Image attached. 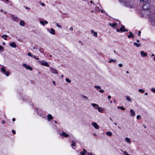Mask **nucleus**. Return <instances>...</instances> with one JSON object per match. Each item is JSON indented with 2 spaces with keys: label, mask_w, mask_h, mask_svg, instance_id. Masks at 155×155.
Instances as JSON below:
<instances>
[{
  "label": "nucleus",
  "mask_w": 155,
  "mask_h": 155,
  "mask_svg": "<svg viewBox=\"0 0 155 155\" xmlns=\"http://www.w3.org/2000/svg\"><path fill=\"white\" fill-rule=\"evenodd\" d=\"M48 119V121H50L53 119L52 116L51 114H48L47 116Z\"/></svg>",
  "instance_id": "nucleus-11"
},
{
  "label": "nucleus",
  "mask_w": 155,
  "mask_h": 155,
  "mask_svg": "<svg viewBox=\"0 0 155 155\" xmlns=\"http://www.w3.org/2000/svg\"><path fill=\"white\" fill-rule=\"evenodd\" d=\"M70 30H71V31H73V28H72V27H71L70 28Z\"/></svg>",
  "instance_id": "nucleus-55"
},
{
  "label": "nucleus",
  "mask_w": 155,
  "mask_h": 155,
  "mask_svg": "<svg viewBox=\"0 0 155 155\" xmlns=\"http://www.w3.org/2000/svg\"><path fill=\"white\" fill-rule=\"evenodd\" d=\"M82 96L83 97H84L86 99H87V97L86 96H84V95H82Z\"/></svg>",
  "instance_id": "nucleus-50"
},
{
  "label": "nucleus",
  "mask_w": 155,
  "mask_h": 155,
  "mask_svg": "<svg viewBox=\"0 0 155 155\" xmlns=\"http://www.w3.org/2000/svg\"><path fill=\"white\" fill-rule=\"evenodd\" d=\"M48 31H49V32L51 33V34L54 35L55 34V30L53 28H51V30H50L49 29L48 30Z\"/></svg>",
  "instance_id": "nucleus-5"
},
{
  "label": "nucleus",
  "mask_w": 155,
  "mask_h": 155,
  "mask_svg": "<svg viewBox=\"0 0 155 155\" xmlns=\"http://www.w3.org/2000/svg\"><path fill=\"white\" fill-rule=\"evenodd\" d=\"M40 23L43 26H44L45 25V23L42 20H41L40 21Z\"/></svg>",
  "instance_id": "nucleus-33"
},
{
  "label": "nucleus",
  "mask_w": 155,
  "mask_h": 155,
  "mask_svg": "<svg viewBox=\"0 0 155 155\" xmlns=\"http://www.w3.org/2000/svg\"><path fill=\"white\" fill-rule=\"evenodd\" d=\"M118 108L119 109H120L121 110H125V108L122 106H120V107L118 106Z\"/></svg>",
  "instance_id": "nucleus-25"
},
{
  "label": "nucleus",
  "mask_w": 155,
  "mask_h": 155,
  "mask_svg": "<svg viewBox=\"0 0 155 155\" xmlns=\"http://www.w3.org/2000/svg\"><path fill=\"white\" fill-rule=\"evenodd\" d=\"M45 23L46 24H47L48 23V22L46 20L45 21Z\"/></svg>",
  "instance_id": "nucleus-58"
},
{
  "label": "nucleus",
  "mask_w": 155,
  "mask_h": 155,
  "mask_svg": "<svg viewBox=\"0 0 155 155\" xmlns=\"http://www.w3.org/2000/svg\"><path fill=\"white\" fill-rule=\"evenodd\" d=\"M28 56H31V57H33V55L31 54L30 53V52H28Z\"/></svg>",
  "instance_id": "nucleus-36"
},
{
  "label": "nucleus",
  "mask_w": 155,
  "mask_h": 155,
  "mask_svg": "<svg viewBox=\"0 0 155 155\" xmlns=\"http://www.w3.org/2000/svg\"><path fill=\"white\" fill-rule=\"evenodd\" d=\"M38 62L40 63V64H41L42 65L46 67L49 66V65L47 62H45L44 61H38Z\"/></svg>",
  "instance_id": "nucleus-2"
},
{
  "label": "nucleus",
  "mask_w": 155,
  "mask_h": 155,
  "mask_svg": "<svg viewBox=\"0 0 155 155\" xmlns=\"http://www.w3.org/2000/svg\"><path fill=\"white\" fill-rule=\"evenodd\" d=\"M0 11L1 12H3V9H1L0 10Z\"/></svg>",
  "instance_id": "nucleus-61"
},
{
  "label": "nucleus",
  "mask_w": 155,
  "mask_h": 155,
  "mask_svg": "<svg viewBox=\"0 0 155 155\" xmlns=\"http://www.w3.org/2000/svg\"><path fill=\"white\" fill-rule=\"evenodd\" d=\"M38 50L41 53H43L44 52V49L41 47L39 48Z\"/></svg>",
  "instance_id": "nucleus-19"
},
{
  "label": "nucleus",
  "mask_w": 155,
  "mask_h": 155,
  "mask_svg": "<svg viewBox=\"0 0 155 155\" xmlns=\"http://www.w3.org/2000/svg\"><path fill=\"white\" fill-rule=\"evenodd\" d=\"M66 81L69 83H70L71 82V81L69 79L66 78L65 79Z\"/></svg>",
  "instance_id": "nucleus-29"
},
{
  "label": "nucleus",
  "mask_w": 155,
  "mask_h": 155,
  "mask_svg": "<svg viewBox=\"0 0 155 155\" xmlns=\"http://www.w3.org/2000/svg\"><path fill=\"white\" fill-rule=\"evenodd\" d=\"M5 120H2V124H3L5 123Z\"/></svg>",
  "instance_id": "nucleus-52"
},
{
  "label": "nucleus",
  "mask_w": 155,
  "mask_h": 155,
  "mask_svg": "<svg viewBox=\"0 0 155 155\" xmlns=\"http://www.w3.org/2000/svg\"><path fill=\"white\" fill-rule=\"evenodd\" d=\"M41 5H42V6H45V4L44 3H41Z\"/></svg>",
  "instance_id": "nucleus-60"
},
{
  "label": "nucleus",
  "mask_w": 155,
  "mask_h": 155,
  "mask_svg": "<svg viewBox=\"0 0 155 155\" xmlns=\"http://www.w3.org/2000/svg\"><path fill=\"white\" fill-rule=\"evenodd\" d=\"M94 87L95 88L97 89V90L101 89V87L99 86H95Z\"/></svg>",
  "instance_id": "nucleus-35"
},
{
  "label": "nucleus",
  "mask_w": 155,
  "mask_h": 155,
  "mask_svg": "<svg viewBox=\"0 0 155 155\" xmlns=\"http://www.w3.org/2000/svg\"><path fill=\"white\" fill-rule=\"evenodd\" d=\"M4 36L5 37V38L8 37V35H4Z\"/></svg>",
  "instance_id": "nucleus-62"
},
{
  "label": "nucleus",
  "mask_w": 155,
  "mask_h": 155,
  "mask_svg": "<svg viewBox=\"0 0 155 155\" xmlns=\"http://www.w3.org/2000/svg\"><path fill=\"white\" fill-rule=\"evenodd\" d=\"M129 34V35L127 36V37L128 38H133L134 37V35L132 34V33L131 32H130Z\"/></svg>",
  "instance_id": "nucleus-10"
},
{
  "label": "nucleus",
  "mask_w": 155,
  "mask_h": 155,
  "mask_svg": "<svg viewBox=\"0 0 155 155\" xmlns=\"http://www.w3.org/2000/svg\"><path fill=\"white\" fill-rule=\"evenodd\" d=\"M86 154L87 155H92V153H89V152H86Z\"/></svg>",
  "instance_id": "nucleus-41"
},
{
  "label": "nucleus",
  "mask_w": 155,
  "mask_h": 155,
  "mask_svg": "<svg viewBox=\"0 0 155 155\" xmlns=\"http://www.w3.org/2000/svg\"><path fill=\"white\" fill-rule=\"evenodd\" d=\"M56 26L58 27V28H62V27H61V26L60 25H59L58 23H56Z\"/></svg>",
  "instance_id": "nucleus-38"
},
{
  "label": "nucleus",
  "mask_w": 155,
  "mask_h": 155,
  "mask_svg": "<svg viewBox=\"0 0 155 155\" xmlns=\"http://www.w3.org/2000/svg\"><path fill=\"white\" fill-rule=\"evenodd\" d=\"M23 66L24 67H25L26 68V67L28 66V65H27L26 64H24L23 65Z\"/></svg>",
  "instance_id": "nucleus-46"
},
{
  "label": "nucleus",
  "mask_w": 155,
  "mask_h": 155,
  "mask_svg": "<svg viewBox=\"0 0 155 155\" xmlns=\"http://www.w3.org/2000/svg\"><path fill=\"white\" fill-rule=\"evenodd\" d=\"M99 91L101 93H103L104 92V90H101V89H100Z\"/></svg>",
  "instance_id": "nucleus-45"
},
{
  "label": "nucleus",
  "mask_w": 155,
  "mask_h": 155,
  "mask_svg": "<svg viewBox=\"0 0 155 155\" xmlns=\"http://www.w3.org/2000/svg\"><path fill=\"white\" fill-rule=\"evenodd\" d=\"M134 45L135 46H136L137 47H139L141 45L140 44H138L136 42H135L134 43Z\"/></svg>",
  "instance_id": "nucleus-22"
},
{
  "label": "nucleus",
  "mask_w": 155,
  "mask_h": 155,
  "mask_svg": "<svg viewBox=\"0 0 155 155\" xmlns=\"http://www.w3.org/2000/svg\"><path fill=\"white\" fill-rule=\"evenodd\" d=\"M116 31L117 32H119L120 31V29H116Z\"/></svg>",
  "instance_id": "nucleus-51"
},
{
  "label": "nucleus",
  "mask_w": 155,
  "mask_h": 155,
  "mask_svg": "<svg viewBox=\"0 0 155 155\" xmlns=\"http://www.w3.org/2000/svg\"><path fill=\"white\" fill-rule=\"evenodd\" d=\"M25 8L26 9H28V10L30 9V8L29 7H25Z\"/></svg>",
  "instance_id": "nucleus-57"
},
{
  "label": "nucleus",
  "mask_w": 155,
  "mask_h": 155,
  "mask_svg": "<svg viewBox=\"0 0 155 155\" xmlns=\"http://www.w3.org/2000/svg\"><path fill=\"white\" fill-rule=\"evenodd\" d=\"M151 22L153 23V25L155 26V18H152L150 19Z\"/></svg>",
  "instance_id": "nucleus-23"
},
{
  "label": "nucleus",
  "mask_w": 155,
  "mask_h": 155,
  "mask_svg": "<svg viewBox=\"0 0 155 155\" xmlns=\"http://www.w3.org/2000/svg\"><path fill=\"white\" fill-rule=\"evenodd\" d=\"M126 99H127V100L128 101H131V100L130 99V97L129 96H126Z\"/></svg>",
  "instance_id": "nucleus-32"
},
{
  "label": "nucleus",
  "mask_w": 155,
  "mask_h": 155,
  "mask_svg": "<svg viewBox=\"0 0 155 155\" xmlns=\"http://www.w3.org/2000/svg\"><path fill=\"white\" fill-rule=\"evenodd\" d=\"M26 68L27 69H29V70L30 71H32L33 70V68H31V67H30L29 65H28V66L26 67Z\"/></svg>",
  "instance_id": "nucleus-21"
},
{
  "label": "nucleus",
  "mask_w": 155,
  "mask_h": 155,
  "mask_svg": "<svg viewBox=\"0 0 155 155\" xmlns=\"http://www.w3.org/2000/svg\"><path fill=\"white\" fill-rule=\"evenodd\" d=\"M139 92L141 93H143L144 92V90L142 89H140L139 90Z\"/></svg>",
  "instance_id": "nucleus-31"
},
{
  "label": "nucleus",
  "mask_w": 155,
  "mask_h": 155,
  "mask_svg": "<svg viewBox=\"0 0 155 155\" xmlns=\"http://www.w3.org/2000/svg\"><path fill=\"white\" fill-rule=\"evenodd\" d=\"M4 13L5 14H6L7 13V12L5 11H4Z\"/></svg>",
  "instance_id": "nucleus-63"
},
{
  "label": "nucleus",
  "mask_w": 155,
  "mask_h": 155,
  "mask_svg": "<svg viewBox=\"0 0 155 155\" xmlns=\"http://www.w3.org/2000/svg\"><path fill=\"white\" fill-rule=\"evenodd\" d=\"M91 34H93V36L96 37H97V32H94V31L93 30H91Z\"/></svg>",
  "instance_id": "nucleus-7"
},
{
  "label": "nucleus",
  "mask_w": 155,
  "mask_h": 155,
  "mask_svg": "<svg viewBox=\"0 0 155 155\" xmlns=\"http://www.w3.org/2000/svg\"><path fill=\"white\" fill-rule=\"evenodd\" d=\"M51 71L52 73L56 74H58L57 70L53 68H52L51 69Z\"/></svg>",
  "instance_id": "nucleus-13"
},
{
  "label": "nucleus",
  "mask_w": 155,
  "mask_h": 155,
  "mask_svg": "<svg viewBox=\"0 0 155 155\" xmlns=\"http://www.w3.org/2000/svg\"><path fill=\"white\" fill-rule=\"evenodd\" d=\"M139 1H140V2H139L140 3H141L142 2H144V0H139Z\"/></svg>",
  "instance_id": "nucleus-48"
},
{
  "label": "nucleus",
  "mask_w": 155,
  "mask_h": 155,
  "mask_svg": "<svg viewBox=\"0 0 155 155\" xmlns=\"http://www.w3.org/2000/svg\"><path fill=\"white\" fill-rule=\"evenodd\" d=\"M12 132L13 134H16L15 131L14 130H12Z\"/></svg>",
  "instance_id": "nucleus-43"
},
{
  "label": "nucleus",
  "mask_w": 155,
  "mask_h": 155,
  "mask_svg": "<svg viewBox=\"0 0 155 155\" xmlns=\"http://www.w3.org/2000/svg\"><path fill=\"white\" fill-rule=\"evenodd\" d=\"M54 122L55 124H58V122L57 121L55 120L54 121Z\"/></svg>",
  "instance_id": "nucleus-59"
},
{
  "label": "nucleus",
  "mask_w": 155,
  "mask_h": 155,
  "mask_svg": "<svg viewBox=\"0 0 155 155\" xmlns=\"http://www.w3.org/2000/svg\"><path fill=\"white\" fill-rule=\"evenodd\" d=\"M87 151L85 149H83L82 151L80 152L81 155H85V154L86 153Z\"/></svg>",
  "instance_id": "nucleus-14"
},
{
  "label": "nucleus",
  "mask_w": 155,
  "mask_h": 155,
  "mask_svg": "<svg viewBox=\"0 0 155 155\" xmlns=\"http://www.w3.org/2000/svg\"><path fill=\"white\" fill-rule=\"evenodd\" d=\"M141 33V31H139L138 32V36H140Z\"/></svg>",
  "instance_id": "nucleus-44"
},
{
  "label": "nucleus",
  "mask_w": 155,
  "mask_h": 155,
  "mask_svg": "<svg viewBox=\"0 0 155 155\" xmlns=\"http://www.w3.org/2000/svg\"><path fill=\"white\" fill-rule=\"evenodd\" d=\"M4 49V48L1 45H0V51H2Z\"/></svg>",
  "instance_id": "nucleus-42"
},
{
  "label": "nucleus",
  "mask_w": 155,
  "mask_h": 155,
  "mask_svg": "<svg viewBox=\"0 0 155 155\" xmlns=\"http://www.w3.org/2000/svg\"><path fill=\"white\" fill-rule=\"evenodd\" d=\"M71 146L72 147H74L76 146L75 143L73 141H72V143H71Z\"/></svg>",
  "instance_id": "nucleus-28"
},
{
  "label": "nucleus",
  "mask_w": 155,
  "mask_h": 155,
  "mask_svg": "<svg viewBox=\"0 0 155 155\" xmlns=\"http://www.w3.org/2000/svg\"><path fill=\"white\" fill-rule=\"evenodd\" d=\"M12 120L13 121H15V118H13L12 119Z\"/></svg>",
  "instance_id": "nucleus-56"
},
{
  "label": "nucleus",
  "mask_w": 155,
  "mask_h": 155,
  "mask_svg": "<svg viewBox=\"0 0 155 155\" xmlns=\"http://www.w3.org/2000/svg\"><path fill=\"white\" fill-rule=\"evenodd\" d=\"M119 66L120 67H122L123 65L122 64L120 63L119 64Z\"/></svg>",
  "instance_id": "nucleus-47"
},
{
  "label": "nucleus",
  "mask_w": 155,
  "mask_h": 155,
  "mask_svg": "<svg viewBox=\"0 0 155 155\" xmlns=\"http://www.w3.org/2000/svg\"><path fill=\"white\" fill-rule=\"evenodd\" d=\"M106 134L110 136V137L112 135V133L111 132H109V131H107L106 132Z\"/></svg>",
  "instance_id": "nucleus-20"
},
{
  "label": "nucleus",
  "mask_w": 155,
  "mask_h": 155,
  "mask_svg": "<svg viewBox=\"0 0 155 155\" xmlns=\"http://www.w3.org/2000/svg\"><path fill=\"white\" fill-rule=\"evenodd\" d=\"M120 30L121 32L128 31V30L125 28V26L123 25H122L121 27L120 28Z\"/></svg>",
  "instance_id": "nucleus-3"
},
{
  "label": "nucleus",
  "mask_w": 155,
  "mask_h": 155,
  "mask_svg": "<svg viewBox=\"0 0 155 155\" xmlns=\"http://www.w3.org/2000/svg\"><path fill=\"white\" fill-rule=\"evenodd\" d=\"M147 94H147V92H146V93H145V95H147Z\"/></svg>",
  "instance_id": "nucleus-64"
},
{
  "label": "nucleus",
  "mask_w": 155,
  "mask_h": 155,
  "mask_svg": "<svg viewBox=\"0 0 155 155\" xmlns=\"http://www.w3.org/2000/svg\"><path fill=\"white\" fill-rule=\"evenodd\" d=\"M99 112L102 113L103 110V109H101V107L98 106V108H97Z\"/></svg>",
  "instance_id": "nucleus-26"
},
{
  "label": "nucleus",
  "mask_w": 155,
  "mask_h": 155,
  "mask_svg": "<svg viewBox=\"0 0 155 155\" xmlns=\"http://www.w3.org/2000/svg\"><path fill=\"white\" fill-rule=\"evenodd\" d=\"M91 105L95 109H97L98 108V105L94 103H92Z\"/></svg>",
  "instance_id": "nucleus-15"
},
{
  "label": "nucleus",
  "mask_w": 155,
  "mask_h": 155,
  "mask_svg": "<svg viewBox=\"0 0 155 155\" xmlns=\"http://www.w3.org/2000/svg\"><path fill=\"white\" fill-rule=\"evenodd\" d=\"M150 5L147 2L144 1L142 6L143 9L144 10H148L149 9Z\"/></svg>",
  "instance_id": "nucleus-1"
},
{
  "label": "nucleus",
  "mask_w": 155,
  "mask_h": 155,
  "mask_svg": "<svg viewBox=\"0 0 155 155\" xmlns=\"http://www.w3.org/2000/svg\"><path fill=\"white\" fill-rule=\"evenodd\" d=\"M33 57L35 59H36L37 60H39V58L38 57L35 56V55H33Z\"/></svg>",
  "instance_id": "nucleus-37"
},
{
  "label": "nucleus",
  "mask_w": 155,
  "mask_h": 155,
  "mask_svg": "<svg viewBox=\"0 0 155 155\" xmlns=\"http://www.w3.org/2000/svg\"><path fill=\"white\" fill-rule=\"evenodd\" d=\"M60 135L61 136H63L64 137H68L69 136V135L66 134L65 132H62L61 134H60Z\"/></svg>",
  "instance_id": "nucleus-4"
},
{
  "label": "nucleus",
  "mask_w": 155,
  "mask_h": 155,
  "mask_svg": "<svg viewBox=\"0 0 155 155\" xmlns=\"http://www.w3.org/2000/svg\"><path fill=\"white\" fill-rule=\"evenodd\" d=\"M1 70L2 72L5 74V72H6V70L4 67H2L1 68Z\"/></svg>",
  "instance_id": "nucleus-24"
},
{
  "label": "nucleus",
  "mask_w": 155,
  "mask_h": 155,
  "mask_svg": "<svg viewBox=\"0 0 155 155\" xmlns=\"http://www.w3.org/2000/svg\"><path fill=\"white\" fill-rule=\"evenodd\" d=\"M124 153L125 155H130L129 154H128L127 151H124Z\"/></svg>",
  "instance_id": "nucleus-40"
},
{
  "label": "nucleus",
  "mask_w": 155,
  "mask_h": 155,
  "mask_svg": "<svg viewBox=\"0 0 155 155\" xmlns=\"http://www.w3.org/2000/svg\"><path fill=\"white\" fill-rule=\"evenodd\" d=\"M109 25L111 26L112 27H115L117 25V23H114L112 24L110 22L109 23Z\"/></svg>",
  "instance_id": "nucleus-16"
},
{
  "label": "nucleus",
  "mask_w": 155,
  "mask_h": 155,
  "mask_svg": "<svg viewBox=\"0 0 155 155\" xmlns=\"http://www.w3.org/2000/svg\"><path fill=\"white\" fill-rule=\"evenodd\" d=\"M7 76H8L10 74V72L9 71H6L5 74Z\"/></svg>",
  "instance_id": "nucleus-27"
},
{
  "label": "nucleus",
  "mask_w": 155,
  "mask_h": 155,
  "mask_svg": "<svg viewBox=\"0 0 155 155\" xmlns=\"http://www.w3.org/2000/svg\"><path fill=\"white\" fill-rule=\"evenodd\" d=\"M10 46L14 48H16L17 47L16 44L14 42H11L10 43Z\"/></svg>",
  "instance_id": "nucleus-8"
},
{
  "label": "nucleus",
  "mask_w": 155,
  "mask_h": 155,
  "mask_svg": "<svg viewBox=\"0 0 155 155\" xmlns=\"http://www.w3.org/2000/svg\"><path fill=\"white\" fill-rule=\"evenodd\" d=\"M116 60H114L113 59H110L109 61V62L110 63H111L112 62H116Z\"/></svg>",
  "instance_id": "nucleus-34"
},
{
  "label": "nucleus",
  "mask_w": 155,
  "mask_h": 155,
  "mask_svg": "<svg viewBox=\"0 0 155 155\" xmlns=\"http://www.w3.org/2000/svg\"><path fill=\"white\" fill-rule=\"evenodd\" d=\"M92 124L96 129H97L99 128V126L96 123L93 122Z\"/></svg>",
  "instance_id": "nucleus-6"
},
{
  "label": "nucleus",
  "mask_w": 155,
  "mask_h": 155,
  "mask_svg": "<svg viewBox=\"0 0 155 155\" xmlns=\"http://www.w3.org/2000/svg\"><path fill=\"white\" fill-rule=\"evenodd\" d=\"M12 19L13 20L15 21L17 19L18 17L16 16H14V15H13L12 17Z\"/></svg>",
  "instance_id": "nucleus-17"
},
{
  "label": "nucleus",
  "mask_w": 155,
  "mask_h": 155,
  "mask_svg": "<svg viewBox=\"0 0 155 155\" xmlns=\"http://www.w3.org/2000/svg\"><path fill=\"white\" fill-rule=\"evenodd\" d=\"M152 90L153 92L155 93V88H152Z\"/></svg>",
  "instance_id": "nucleus-49"
},
{
  "label": "nucleus",
  "mask_w": 155,
  "mask_h": 155,
  "mask_svg": "<svg viewBox=\"0 0 155 155\" xmlns=\"http://www.w3.org/2000/svg\"><path fill=\"white\" fill-rule=\"evenodd\" d=\"M107 98L108 99H110L111 98V96L110 95H108Z\"/></svg>",
  "instance_id": "nucleus-54"
},
{
  "label": "nucleus",
  "mask_w": 155,
  "mask_h": 155,
  "mask_svg": "<svg viewBox=\"0 0 155 155\" xmlns=\"http://www.w3.org/2000/svg\"><path fill=\"white\" fill-rule=\"evenodd\" d=\"M19 24L20 25L23 26L25 25V22L23 21H21L20 22Z\"/></svg>",
  "instance_id": "nucleus-18"
},
{
  "label": "nucleus",
  "mask_w": 155,
  "mask_h": 155,
  "mask_svg": "<svg viewBox=\"0 0 155 155\" xmlns=\"http://www.w3.org/2000/svg\"><path fill=\"white\" fill-rule=\"evenodd\" d=\"M130 115L131 116L134 117L135 115V112L133 110L131 109L130 110Z\"/></svg>",
  "instance_id": "nucleus-12"
},
{
  "label": "nucleus",
  "mask_w": 155,
  "mask_h": 155,
  "mask_svg": "<svg viewBox=\"0 0 155 155\" xmlns=\"http://www.w3.org/2000/svg\"><path fill=\"white\" fill-rule=\"evenodd\" d=\"M141 118V116L140 115H138L137 116V119L139 120Z\"/></svg>",
  "instance_id": "nucleus-39"
},
{
  "label": "nucleus",
  "mask_w": 155,
  "mask_h": 155,
  "mask_svg": "<svg viewBox=\"0 0 155 155\" xmlns=\"http://www.w3.org/2000/svg\"><path fill=\"white\" fill-rule=\"evenodd\" d=\"M140 53L142 56L143 57H146L147 55V53L144 52L143 51H141Z\"/></svg>",
  "instance_id": "nucleus-9"
},
{
  "label": "nucleus",
  "mask_w": 155,
  "mask_h": 155,
  "mask_svg": "<svg viewBox=\"0 0 155 155\" xmlns=\"http://www.w3.org/2000/svg\"><path fill=\"white\" fill-rule=\"evenodd\" d=\"M52 83H53V84H54V85H55L56 84V83H55V81H52Z\"/></svg>",
  "instance_id": "nucleus-53"
},
{
  "label": "nucleus",
  "mask_w": 155,
  "mask_h": 155,
  "mask_svg": "<svg viewBox=\"0 0 155 155\" xmlns=\"http://www.w3.org/2000/svg\"><path fill=\"white\" fill-rule=\"evenodd\" d=\"M125 140L128 143H130V140L129 138L126 137L125 138Z\"/></svg>",
  "instance_id": "nucleus-30"
}]
</instances>
